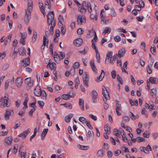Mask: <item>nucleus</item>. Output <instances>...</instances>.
<instances>
[{"label": "nucleus", "instance_id": "obj_35", "mask_svg": "<svg viewBox=\"0 0 158 158\" xmlns=\"http://www.w3.org/2000/svg\"><path fill=\"white\" fill-rule=\"evenodd\" d=\"M94 134L93 135L91 134V131L89 130L88 131V134L87 135V140H89L90 138L91 137H93L94 136Z\"/></svg>", "mask_w": 158, "mask_h": 158}, {"label": "nucleus", "instance_id": "obj_64", "mask_svg": "<svg viewBox=\"0 0 158 158\" xmlns=\"http://www.w3.org/2000/svg\"><path fill=\"white\" fill-rule=\"evenodd\" d=\"M60 31L59 30L57 29L56 31V34L54 36L56 37H58L60 35Z\"/></svg>", "mask_w": 158, "mask_h": 158}, {"label": "nucleus", "instance_id": "obj_2", "mask_svg": "<svg viewBox=\"0 0 158 158\" xmlns=\"http://www.w3.org/2000/svg\"><path fill=\"white\" fill-rule=\"evenodd\" d=\"M109 89L108 87H105L102 86V94L103 95V100L104 102H106L107 100H109L110 98L108 92Z\"/></svg>", "mask_w": 158, "mask_h": 158}, {"label": "nucleus", "instance_id": "obj_1", "mask_svg": "<svg viewBox=\"0 0 158 158\" xmlns=\"http://www.w3.org/2000/svg\"><path fill=\"white\" fill-rule=\"evenodd\" d=\"M32 2L31 1H29L28 2L27 9L26 10V14L24 20L25 22L28 23L31 17V11L32 8Z\"/></svg>", "mask_w": 158, "mask_h": 158}, {"label": "nucleus", "instance_id": "obj_7", "mask_svg": "<svg viewBox=\"0 0 158 158\" xmlns=\"http://www.w3.org/2000/svg\"><path fill=\"white\" fill-rule=\"evenodd\" d=\"M92 99L93 102L95 103L96 102V99L98 97V94L96 90H93L91 93Z\"/></svg>", "mask_w": 158, "mask_h": 158}, {"label": "nucleus", "instance_id": "obj_45", "mask_svg": "<svg viewBox=\"0 0 158 158\" xmlns=\"http://www.w3.org/2000/svg\"><path fill=\"white\" fill-rule=\"evenodd\" d=\"M129 116L132 120H135L136 118V116H135L134 114L131 112H130L129 114Z\"/></svg>", "mask_w": 158, "mask_h": 158}, {"label": "nucleus", "instance_id": "obj_49", "mask_svg": "<svg viewBox=\"0 0 158 158\" xmlns=\"http://www.w3.org/2000/svg\"><path fill=\"white\" fill-rule=\"evenodd\" d=\"M61 97L63 99L65 100H67L68 99L70 98L67 94H64Z\"/></svg>", "mask_w": 158, "mask_h": 158}, {"label": "nucleus", "instance_id": "obj_21", "mask_svg": "<svg viewBox=\"0 0 158 158\" xmlns=\"http://www.w3.org/2000/svg\"><path fill=\"white\" fill-rule=\"evenodd\" d=\"M19 54L20 55H24L26 54L25 50L24 47H21L19 50Z\"/></svg>", "mask_w": 158, "mask_h": 158}, {"label": "nucleus", "instance_id": "obj_63", "mask_svg": "<svg viewBox=\"0 0 158 158\" xmlns=\"http://www.w3.org/2000/svg\"><path fill=\"white\" fill-rule=\"evenodd\" d=\"M141 7L138 5H135V9L136 10H137L138 11H140L141 10Z\"/></svg>", "mask_w": 158, "mask_h": 158}, {"label": "nucleus", "instance_id": "obj_47", "mask_svg": "<svg viewBox=\"0 0 158 158\" xmlns=\"http://www.w3.org/2000/svg\"><path fill=\"white\" fill-rule=\"evenodd\" d=\"M136 139H137L138 142L139 143H140L141 142H143L145 140V139L140 136H139L137 137Z\"/></svg>", "mask_w": 158, "mask_h": 158}, {"label": "nucleus", "instance_id": "obj_48", "mask_svg": "<svg viewBox=\"0 0 158 158\" xmlns=\"http://www.w3.org/2000/svg\"><path fill=\"white\" fill-rule=\"evenodd\" d=\"M150 50L153 54L155 55V54H154V53L156 52V48L155 46L153 47H151L150 48Z\"/></svg>", "mask_w": 158, "mask_h": 158}, {"label": "nucleus", "instance_id": "obj_55", "mask_svg": "<svg viewBox=\"0 0 158 158\" xmlns=\"http://www.w3.org/2000/svg\"><path fill=\"white\" fill-rule=\"evenodd\" d=\"M114 39L116 42H118L121 40V37L118 35H117L114 37Z\"/></svg>", "mask_w": 158, "mask_h": 158}, {"label": "nucleus", "instance_id": "obj_39", "mask_svg": "<svg viewBox=\"0 0 158 158\" xmlns=\"http://www.w3.org/2000/svg\"><path fill=\"white\" fill-rule=\"evenodd\" d=\"M36 106H33V107L30 110L29 112V114L30 116H32L34 111L36 110Z\"/></svg>", "mask_w": 158, "mask_h": 158}, {"label": "nucleus", "instance_id": "obj_34", "mask_svg": "<svg viewBox=\"0 0 158 158\" xmlns=\"http://www.w3.org/2000/svg\"><path fill=\"white\" fill-rule=\"evenodd\" d=\"M87 5L88 11L89 13H91L92 11V9L90 2H87Z\"/></svg>", "mask_w": 158, "mask_h": 158}, {"label": "nucleus", "instance_id": "obj_50", "mask_svg": "<svg viewBox=\"0 0 158 158\" xmlns=\"http://www.w3.org/2000/svg\"><path fill=\"white\" fill-rule=\"evenodd\" d=\"M75 71V69L74 67H72L70 70V75L73 76L74 75V73Z\"/></svg>", "mask_w": 158, "mask_h": 158}, {"label": "nucleus", "instance_id": "obj_38", "mask_svg": "<svg viewBox=\"0 0 158 158\" xmlns=\"http://www.w3.org/2000/svg\"><path fill=\"white\" fill-rule=\"evenodd\" d=\"M111 31V29L108 27L105 28L104 31L103 32V33L105 34L106 33L109 34Z\"/></svg>", "mask_w": 158, "mask_h": 158}, {"label": "nucleus", "instance_id": "obj_28", "mask_svg": "<svg viewBox=\"0 0 158 158\" xmlns=\"http://www.w3.org/2000/svg\"><path fill=\"white\" fill-rule=\"evenodd\" d=\"M48 43V40L45 36L43 37V45L44 46H47Z\"/></svg>", "mask_w": 158, "mask_h": 158}, {"label": "nucleus", "instance_id": "obj_58", "mask_svg": "<svg viewBox=\"0 0 158 158\" xmlns=\"http://www.w3.org/2000/svg\"><path fill=\"white\" fill-rule=\"evenodd\" d=\"M58 19L59 22H60L61 24H62V23L64 20L63 17L61 15H60L59 16Z\"/></svg>", "mask_w": 158, "mask_h": 158}, {"label": "nucleus", "instance_id": "obj_31", "mask_svg": "<svg viewBox=\"0 0 158 158\" xmlns=\"http://www.w3.org/2000/svg\"><path fill=\"white\" fill-rule=\"evenodd\" d=\"M30 132V129H28L24 131L23 132L24 139L25 138L27 135Z\"/></svg>", "mask_w": 158, "mask_h": 158}, {"label": "nucleus", "instance_id": "obj_36", "mask_svg": "<svg viewBox=\"0 0 158 158\" xmlns=\"http://www.w3.org/2000/svg\"><path fill=\"white\" fill-rule=\"evenodd\" d=\"M96 58L97 61L99 63L100 62V57L99 52L98 51H96Z\"/></svg>", "mask_w": 158, "mask_h": 158}, {"label": "nucleus", "instance_id": "obj_24", "mask_svg": "<svg viewBox=\"0 0 158 158\" xmlns=\"http://www.w3.org/2000/svg\"><path fill=\"white\" fill-rule=\"evenodd\" d=\"M48 131V128L45 129L43 130L41 134V139L42 140H43L45 137Z\"/></svg>", "mask_w": 158, "mask_h": 158}, {"label": "nucleus", "instance_id": "obj_20", "mask_svg": "<svg viewBox=\"0 0 158 158\" xmlns=\"http://www.w3.org/2000/svg\"><path fill=\"white\" fill-rule=\"evenodd\" d=\"M77 147L78 148L81 150H88L89 147V146H84L82 145H81L80 144H77Z\"/></svg>", "mask_w": 158, "mask_h": 158}, {"label": "nucleus", "instance_id": "obj_4", "mask_svg": "<svg viewBox=\"0 0 158 158\" xmlns=\"http://www.w3.org/2000/svg\"><path fill=\"white\" fill-rule=\"evenodd\" d=\"M8 98L6 96H5L4 97H2L0 99V102H3V106H6L7 107H9L10 105V102H8Z\"/></svg>", "mask_w": 158, "mask_h": 158}, {"label": "nucleus", "instance_id": "obj_44", "mask_svg": "<svg viewBox=\"0 0 158 158\" xmlns=\"http://www.w3.org/2000/svg\"><path fill=\"white\" fill-rule=\"evenodd\" d=\"M150 132L149 131H146L145 132L143 133V136L145 138H148L150 136Z\"/></svg>", "mask_w": 158, "mask_h": 158}, {"label": "nucleus", "instance_id": "obj_12", "mask_svg": "<svg viewBox=\"0 0 158 158\" xmlns=\"http://www.w3.org/2000/svg\"><path fill=\"white\" fill-rule=\"evenodd\" d=\"M54 58L55 61L57 63H59L60 62V56L59 55L55 52L54 54Z\"/></svg>", "mask_w": 158, "mask_h": 158}, {"label": "nucleus", "instance_id": "obj_57", "mask_svg": "<svg viewBox=\"0 0 158 158\" xmlns=\"http://www.w3.org/2000/svg\"><path fill=\"white\" fill-rule=\"evenodd\" d=\"M139 4L142 8H143L145 6L144 3L143 1L142 0H140L139 1Z\"/></svg>", "mask_w": 158, "mask_h": 158}, {"label": "nucleus", "instance_id": "obj_5", "mask_svg": "<svg viewBox=\"0 0 158 158\" xmlns=\"http://www.w3.org/2000/svg\"><path fill=\"white\" fill-rule=\"evenodd\" d=\"M85 18L84 16L79 15L77 16V23L79 25L84 24L85 23Z\"/></svg>", "mask_w": 158, "mask_h": 158}, {"label": "nucleus", "instance_id": "obj_43", "mask_svg": "<svg viewBox=\"0 0 158 158\" xmlns=\"http://www.w3.org/2000/svg\"><path fill=\"white\" fill-rule=\"evenodd\" d=\"M62 105L65 106L66 107L69 108L70 109H71L72 108V105L69 103H64Z\"/></svg>", "mask_w": 158, "mask_h": 158}, {"label": "nucleus", "instance_id": "obj_59", "mask_svg": "<svg viewBox=\"0 0 158 158\" xmlns=\"http://www.w3.org/2000/svg\"><path fill=\"white\" fill-rule=\"evenodd\" d=\"M80 64L78 62H75L73 65V67H74V68H77L79 66Z\"/></svg>", "mask_w": 158, "mask_h": 158}, {"label": "nucleus", "instance_id": "obj_41", "mask_svg": "<svg viewBox=\"0 0 158 158\" xmlns=\"http://www.w3.org/2000/svg\"><path fill=\"white\" fill-rule=\"evenodd\" d=\"M47 19L50 18L51 19L54 18V13L53 11H52L49 13L47 15Z\"/></svg>", "mask_w": 158, "mask_h": 158}, {"label": "nucleus", "instance_id": "obj_33", "mask_svg": "<svg viewBox=\"0 0 158 158\" xmlns=\"http://www.w3.org/2000/svg\"><path fill=\"white\" fill-rule=\"evenodd\" d=\"M50 1H53V0H45V5H48L49 9H50L51 6L50 4Z\"/></svg>", "mask_w": 158, "mask_h": 158}, {"label": "nucleus", "instance_id": "obj_6", "mask_svg": "<svg viewBox=\"0 0 158 158\" xmlns=\"http://www.w3.org/2000/svg\"><path fill=\"white\" fill-rule=\"evenodd\" d=\"M41 90L39 86H36L34 89V93L35 95L38 97L41 96Z\"/></svg>", "mask_w": 158, "mask_h": 158}, {"label": "nucleus", "instance_id": "obj_27", "mask_svg": "<svg viewBox=\"0 0 158 158\" xmlns=\"http://www.w3.org/2000/svg\"><path fill=\"white\" fill-rule=\"evenodd\" d=\"M144 152L147 154L149 153V151H152V148L149 144H148L146 147H145Z\"/></svg>", "mask_w": 158, "mask_h": 158}, {"label": "nucleus", "instance_id": "obj_62", "mask_svg": "<svg viewBox=\"0 0 158 158\" xmlns=\"http://www.w3.org/2000/svg\"><path fill=\"white\" fill-rule=\"evenodd\" d=\"M89 117L94 121H96L97 119V117L96 116L92 114L89 115Z\"/></svg>", "mask_w": 158, "mask_h": 158}, {"label": "nucleus", "instance_id": "obj_54", "mask_svg": "<svg viewBox=\"0 0 158 158\" xmlns=\"http://www.w3.org/2000/svg\"><path fill=\"white\" fill-rule=\"evenodd\" d=\"M112 77L113 79H115L116 77V73L115 70H113L111 73Z\"/></svg>", "mask_w": 158, "mask_h": 158}, {"label": "nucleus", "instance_id": "obj_22", "mask_svg": "<svg viewBox=\"0 0 158 158\" xmlns=\"http://www.w3.org/2000/svg\"><path fill=\"white\" fill-rule=\"evenodd\" d=\"M37 37V34L36 31L34 30L33 31V35L32 38V41L34 43L36 41Z\"/></svg>", "mask_w": 158, "mask_h": 158}, {"label": "nucleus", "instance_id": "obj_19", "mask_svg": "<svg viewBox=\"0 0 158 158\" xmlns=\"http://www.w3.org/2000/svg\"><path fill=\"white\" fill-rule=\"evenodd\" d=\"M79 105L81 110H84V101L82 98H80L79 100Z\"/></svg>", "mask_w": 158, "mask_h": 158}, {"label": "nucleus", "instance_id": "obj_14", "mask_svg": "<svg viewBox=\"0 0 158 158\" xmlns=\"http://www.w3.org/2000/svg\"><path fill=\"white\" fill-rule=\"evenodd\" d=\"M125 53V49L123 48L119 50L118 52V55L120 57H122L124 55Z\"/></svg>", "mask_w": 158, "mask_h": 158}, {"label": "nucleus", "instance_id": "obj_60", "mask_svg": "<svg viewBox=\"0 0 158 158\" xmlns=\"http://www.w3.org/2000/svg\"><path fill=\"white\" fill-rule=\"evenodd\" d=\"M85 123L86 124V125L87 127H88L90 129H93V127H92L91 126V125L90 124V123L87 121L85 122Z\"/></svg>", "mask_w": 158, "mask_h": 158}, {"label": "nucleus", "instance_id": "obj_8", "mask_svg": "<svg viewBox=\"0 0 158 158\" xmlns=\"http://www.w3.org/2000/svg\"><path fill=\"white\" fill-rule=\"evenodd\" d=\"M83 42V41L82 39L77 38L74 40L73 44L75 46L79 47L82 44Z\"/></svg>", "mask_w": 158, "mask_h": 158}, {"label": "nucleus", "instance_id": "obj_29", "mask_svg": "<svg viewBox=\"0 0 158 158\" xmlns=\"http://www.w3.org/2000/svg\"><path fill=\"white\" fill-rule=\"evenodd\" d=\"M41 96H42V98L43 99L46 100L47 95L45 92L44 90H42L41 91Z\"/></svg>", "mask_w": 158, "mask_h": 158}, {"label": "nucleus", "instance_id": "obj_18", "mask_svg": "<svg viewBox=\"0 0 158 158\" xmlns=\"http://www.w3.org/2000/svg\"><path fill=\"white\" fill-rule=\"evenodd\" d=\"M104 154V151L102 149H100L98 150L97 153V156L100 158L103 157Z\"/></svg>", "mask_w": 158, "mask_h": 158}, {"label": "nucleus", "instance_id": "obj_13", "mask_svg": "<svg viewBox=\"0 0 158 158\" xmlns=\"http://www.w3.org/2000/svg\"><path fill=\"white\" fill-rule=\"evenodd\" d=\"M73 114H70L65 117L64 120L66 123H69L71 118L73 116Z\"/></svg>", "mask_w": 158, "mask_h": 158}, {"label": "nucleus", "instance_id": "obj_17", "mask_svg": "<svg viewBox=\"0 0 158 158\" xmlns=\"http://www.w3.org/2000/svg\"><path fill=\"white\" fill-rule=\"evenodd\" d=\"M157 90L156 88H153L151 90V94L153 98H155L156 96Z\"/></svg>", "mask_w": 158, "mask_h": 158}, {"label": "nucleus", "instance_id": "obj_37", "mask_svg": "<svg viewBox=\"0 0 158 158\" xmlns=\"http://www.w3.org/2000/svg\"><path fill=\"white\" fill-rule=\"evenodd\" d=\"M105 75V72L103 70H102L101 73L99 76L97 77V79H103Z\"/></svg>", "mask_w": 158, "mask_h": 158}, {"label": "nucleus", "instance_id": "obj_46", "mask_svg": "<svg viewBox=\"0 0 158 158\" xmlns=\"http://www.w3.org/2000/svg\"><path fill=\"white\" fill-rule=\"evenodd\" d=\"M67 94L69 96L70 98L73 97L75 95V94H74V92L72 90L70 91L69 93Z\"/></svg>", "mask_w": 158, "mask_h": 158}, {"label": "nucleus", "instance_id": "obj_3", "mask_svg": "<svg viewBox=\"0 0 158 158\" xmlns=\"http://www.w3.org/2000/svg\"><path fill=\"white\" fill-rule=\"evenodd\" d=\"M115 103L116 104L115 109L116 113L118 115L120 116L121 115V114L119 111L122 110L121 103L119 101L117 100H115Z\"/></svg>", "mask_w": 158, "mask_h": 158}, {"label": "nucleus", "instance_id": "obj_30", "mask_svg": "<svg viewBox=\"0 0 158 158\" xmlns=\"http://www.w3.org/2000/svg\"><path fill=\"white\" fill-rule=\"evenodd\" d=\"M16 85L19 87H20L22 84V80H16Z\"/></svg>", "mask_w": 158, "mask_h": 158}, {"label": "nucleus", "instance_id": "obj_25", "mask_svg": "<svg viewBox=\"0 0 158 158\" xmlns=\"http://www.w3.org/2000/svg\"><path fill=\"white\" fill-rule=\"evenodd\" d=\"M50 67L51 70L55 69L56 67V64L55 63L52 62L51 64L48 63L47 65V67Z\"/></svg>", "mask_w": 158, "mask_h": 158}, {"label": "nucleus", "instance_id": "obj_23", "mask_svg": "<svg viewBox=\"0 0 158 158\" xmlns=\"http://www.w3.org/2000/svg\"><path fill=\"white\" fill-rule=\"evenodd\" d=\"M112 53H113L112 52H110L107 54L105 61V64L106 63V62L107 61L108 62L109 61V59L110 58V56H112Z\"/></svg>", "mask_w": 158, "mask_h": 158}, {"label": "nucleus", "instance_id": "obj_51", "mask_svg": "<svg viewBox=\"0 0 158 158\" xmlns=\"http://www.w3.org/2000/svg\"><path fill=\"white\" fill-rule=\"evenodd\" d=\"M90 18L92 19H94V18L96 20L97 19V16L96 15H95L93 14H91L90 16Z\"/></svg>", "mask_w": 158, "mask_h": 158}, {"label": "nucleus", "instance_id": "obj_11", "mask_svg": "<svg viewBox=\"0 0 158 158\" xmlns=\"http://www.w3.org/2000/svg\"><path fill=\"white\" fill-rule=\"evenodd\" d=\"M25 82L29 88H30L33 85V80H25Z\"/></svg>", "mask_w": 158, "mask_h": 158}, {"label": "nucleus", "instance_id": "obj_42", "mask_svg": "<svg viewBox=\"0 0 158 158\" xmlns=\"http://www.w3.org/2000/svg\"><path fill=\"white\" fill-rule=\"evenodd\" d=\"M37 128L36 127H35L34 129V131L33 135L30 137V141H31V140L35 137L37 133Z\"/></svg>", "mask_w": 158, "mask_h": 158}, {"label": "nucleus", "instance_id": "obj_56", "mask_svg": "<svg viewBox=\"0 0 158 158\" xmlns=\"http://www.w3.org/2000/svg\"><path fill=\"white\" fill-rule=\"evenodd\" d=\"M144 18L143 16H141L140 17L139 16H137L136 17L137 20L139 22H142L143 21V19Z\"/></svg>", "mask_w": 158, "mask_h": 158}, {"label": "nucleus", "instance_id": "obj_10", "mask_svg": "<svg viewBox=\"0 0 158 158\" xmlns=\"http://www.w3.org/2000/svg\"><path fill=\"white\" fill-rule=\"evenodd\" d=\"M56 22L54 18L52 19L50 18L47 19V24L49 26L50 25H53L54 27H55L56 25Z\"/></svg>", "mask_w": 158, "mask_h": 158}, {"label": "nucleus", "instance_id": "obj_32", "mask_svg": "<svg viewBox=\"0 0 158 158\" xmlns=\"http://www.w3.org/2000/svg\"><path fill=\"white\" fill-rule=\"evenodd\" d=\"M104 130L106 133L108 134H109L110 132V128L108 126V125H106L104 127Z\"/></svg>", "mask_w": 158, "mask_h": 158}, {"label": "nucleus", "instance_id": "obj_53", "mask_svg": "<svg viewBox=\"0 0 158 158\" xmlns=\"http://www.w3.org/2000/svg\"><path fill=\"white\" fill-rule=\"evenodd\" d=\"M79 120L80 122L83 123H85V122L87 121L86 120V119L83 117H80L79 118Z\"/></svg>", "mask_w": 158, "mask_h": 158}, {"label": "nucleus", "instance_id": "obj_61", "mask_svg": "<svg viewBox=\"0 0 158 158\" xmlns=\"http://www.w3.org/2000/svg\"><path fill=\"white\" fill-rule=\"evenodd\" d=\"M86 8H81V9L80 10V12L83 14H84L86 12Z\"/></svg>", "mask_w": 158, "mask_h": 158}, {"label": "nucleus", "instance_id": "obj_16", "mask_svg": "<svg viewBox=\"0 0 158 158\" xmlns=\"http://www.w3.org/2000/svg\"><path fill=\"white\" fill-rule=\"evenodd\" d=\"M30 57L26 58L22 60V62L26 66L30 64Z\"/></svg>", "mask_w": 158, "mask_h": 158}, {"label": "nucleus", "instance_id": "obj_52", "mask_svg": "<svg viewBox=\"0 0 158 158\" xmlns=\"http://www.w3.org/2000/svg\"><path fill=\"white\" fill-rule=\"evenodd\" d=\"M38 103L41 108H43V107L44 104V102L41 101H38Z\"/></svg>", "mask_w": 158, "mask_h": 158}, {"label": "nucleus", "instance_id": "obj_40", "mask_svg": "<svg viewBox=\"0 0 158 158\" xmlns=\"http://www.w3.org/2000/svg\"><path fill=\"white\" fill-rule=\"evenodd\" d=\"M130 102L132 106H134L135 105L137 106L138 105V101L137 100H135V102H134L132 100L130 99Z\"/></svg>", "mask_w": 158, "mask_h": 158}, {"label": "nucleus", "instance_id": "obj_26", "mask_svg": "<svg viewBox=\"0 0 158 158\" xmlns=\"http://www.w3.org/2000/svg\"><path fill=\"white\" fill-rule=\"evenodd\" d=\"M110 20L109 19L105 17H103V18L101 19V21L102 22L103 24H107L109 23Z\"/></svg>", "mask_w": 158, "mask_h": 158}, {"label": "nucleus", "instance_id": "obj_9", "mask_svg": "<svg viewBox=\"0 0 158 158\" xmlns=\"http://www.w3.org/2000/svg\"><path fill=\"white\" fill-rule=\"evenodd\" d=\"M11 113H13L12 110H6L4 114V117L6 120H9V117L11 115Z\"/></svg>", "mask_w": 158, "mask_h": 158}, {"label": "nucleus", "instance_id": "obj_15", "mask_svg": "<svg viewBox=\"0 0 158 158\" xmlns=\"http://www.w3.org/2000/svg\"><path fill=\"white\" fill-rule=\"evenodd\" d=\"M12 141V137L11 136H10L6 138L5 141V143L8 145H10L11 144Z\"/></svg>", "mask_w": 158, "mask_h": 158}]
</instances>
